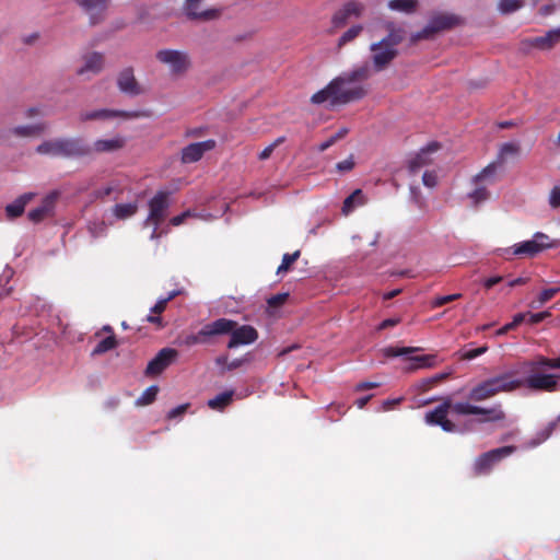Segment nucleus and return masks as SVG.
<instances>
[{
  "mask_svg": "<svg viewBox=\"0 0 560 560\" xmlns=\"http://www.w3.org/2000/svg\"><path fill=\"white\" fill-rule=\"evenodd\" d=\"M560 355L541 354L518 363L516 369L487 378L474 386L468 394L470 401L488 400L500 393H511L523 386L530 390L553 393L560 389Z\"/></svg>",
  "mask_w": 560,
  "mask_h": 560,
  "instance_id": "obj_1",
  "label": "nucleus"
},
{
  "mask_svg": "<svg viewBox=\"0 0 560 560\" xmlns=\"http://www.w3.org/2000/svg\"><path fill=\"white\" fill-rule=\"evenodd\" d=\"M452 410L457 416H485L478 419V423L499 422L505 419V412L501 404H495L490 408L472 405L469 401L453 402L450 397L445 398L441 405L433 410L428 411L424 420L430 425H439L445 432H455L456 424L447 418Z\"/></svg>",
  "mask_w": 560,
  "mask_h": 560,
  "instance_id": "obj_2",
  "label": "nucleus"
},
{
  "mask_svg": "<svg viewBox=\"0 0 560 560\" xmlns=\"http://www.w3.org/2000/svg\"><path fill=\"white\" fill-rule=\"evenodd\" d=\"M370 75V68L366 65L348 72H342L340 75L332 79L324 89L314 93L311 97V103L322 105L325 102H329L331 106H336L362 100L368 94L365 88L346 90L345 84L365 81Z\"/></svg>",
  "mask_w": 560,
  "mask_h": 560,
  "instance_id": "obj_3",
  "label": "nucleus"
},
{
  "mask_svg": "<svg viewBox=\"0 0 560 560\" xmlns=\"http://www.w3.org/2000/svg\"><path fill=\"white\" fill-rule=\"evenodd\" d=\"M42 155L54 158H82L92 154V149L81 138H58L42 142L36 148Z\"/></svg>",
  "mask_w": 560,
  "mask_h": 560,
  "instance_id": "obj_4",
  "label": "nucleus"
},
{
  "mask_svg": "<svg viewBox=\"0 0 560 560\" xmlns=\"http://www.w3.org/2000/svg\"><path fill=\"white\" fill-rule=\"evenodd\" d=\"M460 23V18L455 14L434 13L421 31L411 34L410 42L416 44L420 40L432 39L439 33L450 31L458 26Z\"/></svg>",
  "mask_w": 560,
  "mask_h": 560,
  "instance_id": "obj_5",
  "label": "nucleus"
},
{
  "mask_svg": "<svg viewBox=\"0 0 560 560\" xmlns=\"http://www.w3.org/2000/svg\"><path fill=\"white\" fill-rule=\"evenodd\" d=\"M155 59L168 68L173 77L185 75L192 67L190 55L185 50L164 48L155 54Z\"/></svg>",
  "mask_w": 560,
  "mask_h": 560,
  "instance_id": "obj_6",
  "label": "nucleus"
},
{
  "mask_svg": "<svg viewBox=\"0 0 560 560\" xmlns=\"http://www.w3.org/2000/svg\"><path fill=\"white\" fill-rule=\"evenodd\" d=\"M217 320L230 323L229 331L225 332V335H230L229 349L250 345L258 339V331L250 325L240 326L237 322L225 317L218 318Z\"/></svg>",
  "mask_w": 560,
  "mask_h": 560,
  "instance_id": "obj_7",
  "label": "nucleus"
},
{
  "mask_svg": "<svg viewBox=\"0 0 560 560\" xmlns=\"http://www.w3.org/2000/svg\"><path fill=\"white\" fill-rule=\"evenodd\" d=\"M495 176L497 163H490L474 177L476 188L468 196L472 199L475 206L489 199L490 194L487 190V185L493 184L497 179Z\"/></svg>",
  "mask_w": 560,
  "mask_h": 560,
  "instance_id": "obj_8",
  "label": "nucleus"
},
{
  "mask_svg": "<svg viewBox=\"0 0 560 560\" xmlns=\"http://www.w3.org/2000/svg\"><path fill=\"white\" fill-rule=\"evenodd\" d=\"M229 328V322H220L215 319L203 325L197 334L188 336L185 342L187 346L208 345L211 343L214 338L225 336Z\"/></svg>",
  "mask_w": 560,
  "mask_h": 560,
  "instance_id": "obj_9",
  "label": "nucleus"
},
{
  "mask_svg": "<svg viewBox=\"0 0 560 560\" xmlns=\"http://www.w3.org/2000/svg\"><path fill=\"white\" fill-rule=\"evenodd\" d=\"M516 447L513 445L502 446L499 448L491 450L478 456L474 464L475 475L488 474L494 464L500 462L502 458L513 454Z\"/></svg>",
  "mask_w": 560,
  "mask_h": 560,
  "instance_id": "obj_10",
  "label": "nucleus"
},
{
  "mask_svg": "<svg viewBox=\"0 0 560 560\" xmlns=\"http://www.w3.org/2000/svg\"><path fill=\"white\" fill-rule=\"evenodd\" d=\"M549 236L537 232L534 234L533 240L524 241L513 246V255L520 257H534L547 248L553 247Z\"/></svg>",
  "mask_w": 560,
  "mask_h": 560,
  "instance_id": "obj_11",
  "label": "nucleus"
},
{
  "mask_svg": "<svg viewBox=\"0 0 560 560\" xmlns=\"http://www.w3.org/2000/svg\"><path fill=\"white\" fill-rule=\"evenodd\" d=\"M150 113L148 110H114V109H95V110H86L81 112L79 115V119L81 122L90 121V120H107L116 117H122L125 119L132 118H141L149 117Z\"/></svg>",
  "mask_w": 560,
  "mask_h": 560,
  "instance_id": "obj_12",
  "label": "nucleus"
},
{
  "mask_svg": "<svg viewBox=\"0 0 560 560\" xmlns=\"http://www.w3.org/2000/svg\"><path fill=\"white\" fill-rule=\"evenodd\" d=\"M170 192L159 190L149 201V215L145 224L161 225L167 214L170 207Z\"/></svg>",
  "mask_w": 560,
  "mask_h": 560,
  "instance_id": "obj_13",
  "label": "nucleus"
},
{
  "mask_svg": "<svg viewBox=\"0 0 560 560\" xmlns=\"http://www.w3.org/2000/svg\"><path fill=\"white\" fill-rule=\"evenodd\" d=\"M178 352L173 348H163L148 363L144 371L147 376L160 375L165 369H167L177 358Z\"/></svg>",
  "mask_w": 560,
  "mask_h": 560,
  "instance_id": "obj_14",
  "label": "nucleus"
},
{
  "mask_svg": "<svg viewBox=\"0 0 560 560\" xmlns=\"http://www.w3.org/2000/svg\"><path fill=\"white\" fill-rule=\"evenodd\" d=\"M89 16L91 25L100 24L105 20L110 0H74Z\"/></svg>",
  "mask_w": 560,
  "mask_h": 560,
  "instance_id": "obj_15",
  "label": "nucleus"
},
{
  "mask_svg": "<svg viewBox=\"0 0 560 560\" xmlns=\"http://www.w3.org/2000/svg\"><path fill=\"white\" fill-rule=\"evenodd\" d=\"M364 11V4L351 0L346 2L331 18V24L335 28L343 27L352 16L360 18Z\"/></svg>",
  "mask_w": 560,
  "mask_h": 560,
  "instance_id": "obj_16",
  "label": "nucleus"
},
{
  "mask_svg": "<svg viewBox=\"0 0 560 560\" xmlns=\"http://www.w3.org/2000/svg\"><path fill=\"white\" fill-rule=\"evenodd\" d=\"M203 1L205 0H185L184 11L188 19L207 22L220 18V9L201 10Z\"/></svg>",
  "mask_w": 560,
  "mask_h": 560,
  "instance_id": "obj_17",
  "label": "nucleus"
},
{
  "mask_svg": "<svg viewBox=\"0 0 560 560\" xmlns=\"http://www.w3.org/2000/svg\"><path fill=\"white\" fill-rule=\"evenodd\" d=\"M217 142L213 139H208L201 142H195L186 145L182 150L180 161L184 164L198 162L206 152L215 148Z\"/></svg>",
  "mask_w": 560,
  "mask_h": 560,
  "instance_id": "obj_18",
  "label": "nucleus"
},
{
  "mask_svg": "<svg viewBox=\"0 0 560 560\" xmlns=\"http://www.w3.org/2000/svg\"><path fill=\"white\" fill-rule=\"evenodd\" d=\"M117 86L122 93L131 96H137L143 93L131 67L125 68L118 73Z\"/></svg>",
  "mask_w": 560,
  "mask_h": 560,
  "instance_id": "obj_19",
  "label": "nucleus"
},
{
  "mask_svg": "<svg viewBox=\"0 0 560 560\" xmlns=\"http://www.w3.org/2000/svg\"><path fill=\"white\" fill-rule=\"evenodd\" d=\"M57 197V192H51L46 196L37 208L28 212L30 221L33 223H39L46 218L51 217L54 214Z\"/></svg>",
  "mask_w": 560,
  "mask_h": 560,
  "instance_id": "obj_20",
  "label": "nucleus"
},
{
  "mask_svg": "<svg viewBox=\"0 0 560 560\" xmlns=\"http://www.w3.org/2000/svg\"><path fill=\"white\" fill-rule=\"evenodd\" d=\"M372 60L375 71H383L397 57L398 50L394 47L380 46L377 49H371Z\"/></svg>",
  "mask_w": 560,
  "mask_h": 560,
  "instance_id": "obj_21",
  "label": "nucleus"
},
{
  "mask_svg": "<svg viewBox=\"0 0 560 560\" xmlns=\"http://www.w3.org/2000/svg\"><path fill=\"white\" fill-rule=\"evenodd\" d=\"M441 148L439 142H431L425 148L421 149L420 152L410 160L409 171L411 173L418 172L421 167L431 163L430 154L436 152Z\"/></svg>",
  "mask_w": 560,
  "mask_h": 560,
  "instance_id": "obj_22",
  "label": "nucleus"
},
{
  "mask_svg": "<svg viewBox=\"0 0 560 560\" xmlns=\"http://www.w3.org/2000/svg\"><path fill=\"white\" fill-rule=\"evenodd\" d=\"M125 145L126 139L121 136H116L112 139H98L90 148L92 153H110L121 150Z\"/></svg>",
  "mask_w": 560,
  "mask_h": 560,
  "instance_id": "obj_23",
  "label": "nucleus"
},
{
  "mask_svg": "<svg viewBox=\"0 0 560 560\" xmlns=\"http://www.w3.org/2000/svg\"><path fill=\"white\" fill-rule=\"evenodd\" d=\"M560 40V28L549 31L545 36L534 37L526 43L542 50L552 48Z\"/></svg>",
  "mask_w": 560,
  "mask_h": 560,
  "instance_id": "obj_24",
  "label": "nucleus"
},
{
  "mask_svg": "<svg viewBox=\"0 0 560 560\" xmlns=\"http://www.w3.org/2000/svg\"><path fill=\"white\" fill-rule=\"evenodd\" d=\"M104 67V56L101 52L94 51L84 57V66L81 67L77 73L83 75L85 72L98 73Z\"/></svg>",
  "mask_w": 560,
  "mask_h": 560,
  "instance_id": "obj_25",
  "label": "nucleus"
},
{
  "mask_svg": "<svg viewBox=\"0 0 560 560\" xmlns=\"http://www.w3.org/2000/svg\"><path fill=\"white\" fill-rule=\"evenodd\" d=\"M46 129V122H38L35 125H24L14 127L10 130V132L19 138H35L44 133Z\"/></svg>",
  "mask_w": 560,
  "mask_h": 560,
  "instance_id": "obj_26",
  "label": "nucleus"
},
{
  "mask_svg": "<svg viewBox=\"0 0 560 560\" xmlns=\"http://www.w3.org/2000/svg\"><path fill=\"white\" fill-rule=\"evenodd\" d=\"M33 195L24 194L5 207L8 218L15 219L24 212L25 206L31 201Z\"/></svg>",
  "mask_w": 560,
  "mask_h": 560,
  "instance_id": "obj_27",
  "label": "nucleus"
},
{
  "mask_svg": "<svg viewBox=\"0 0 560 560\" xmlns=\"http://www.w3.org/2000/svg\"><path fill=\"white\" fill-rule=\"evenodd\" d=\"M388 8L392 11L402 12L406 14L415 13L419 8L418 0H389Z\"/></svg>",
  "mask_w": 560,
  "mask_h": 560,
  "instance_id": "obj_28",
  "label": "nucleus"
},
{
  "mask_svg": "<svg viewBox=\"0 0 560 560\" xmlns=\"http://www.w3.org/2000/svg\"><path fill=\"white\" fill-rule=\"evenodd\" d=\"M365 197L361 189H355L351 195H349L342 205V213L349 214L354 210L357 206H362L365 203Z\"/></svg>",
  "mask_w": 560,
  "mask_h": 560,
  "instance_id": "obj_29",
  "label": "nucleus"
},
{
  "mask_svg": "<svg viewBox=\"0 0 560 560\" xmlns=\"http://www.w3.org/2000/svg\"><path fill=\"white\" fill-rule=\"evenodd\" d=\"M113 214L118 220H126L135 215L138 211L137 202L117 203L113 207Z\"/></svg>",
  "mask_w": 560,
  "mask_h": 560,
  "instance_id": "obj_30",
  "label": "nucleus"
},
{
  "mask_svg": "<svg viewBox=\"0 0 560 560\" xmlns=\"http://www.w3.org/2000/svg\"><path fill=\"white\" fill-rule=\"evenodd\" d=\"M233 394V390H228L217 395L214 398L209 399L208 407L213 410H223L232 402Z\"/></svg>",
  "mask_w": 560,
  "mask_h": 560,
  "instance_id": "obj_31",
  "label": "nucleus"
},
{
  "mask_svg": "<svg viewBox=\"0 0 560 560\" xmlns=\"http://www.w3.org/2000/svg\"><path fill=\"white\" fill-rule=\"evenodd\" d=\"M520 149L521 148H520L518 143H515V142L503 143L499 151L498 161L495 162L497 168L505 161V159L508 156L517 155L520 153Z\"/></svg>",
  "mask_w": 560,
  "mask_h": 560,
  "instance_id": "obj_32",
  "label": "nucleus"
},
{
  "mask_svg": "<svg viewBox=\"0 0 560 560\" xmlns=\"http://www.w3.org/2000/svg\"><path fill=\"white\" fill-rule=\"evenodd\" d=\"M408 359L412 362V365L409 368V370L432 368L435 364V355L433 354L415 355Z\"/></svg>",
  "mask_w": 560,
  "mask_h": 560,
  "instance_id": "obj_33",
  "label": "nucleus"
},
{
  "mask_svg": "<svg viewBox=\"0 0 560 560\" xmlns=\"http://www.w3.org/2000/svg\"><path fill=\"white\" fill-rule=\"evenodd\" d=\"M402 40L401 35L398 32L392 31L386 37L377 43H373L370 49H377L380 46L394 47Z\"/></svg>",
  "mask_w": 560,
  "mask_h": 560,
  "instance_id": "obj_34",
  "label": "nucleus"
},
{
  "mask_svg": "<svg viewBox=\"0 0 560 560\" xmlns=\"http://www.w3.org/2000/svg\"><path fill=\"white\" fill-rule=\"evenodd\" d=\"M116 347H117V340H116L115 336L112 335V336H108V337L104 338L103 340H101L96 345V347L93 349L92 354L93 355L103 354L107 351L115 349Z\"/></svg>",
  "mask_w": 560,
  "mask_h": 560,
  "instance_id": "obj_35",
  "label": "nucleus"
},
{
  "mask_svg": "<svg viewBox=\"0 0 560 560\" xmlns=\"http://www.w3.org/2000/svg\"><path fill=\"white\" fill-rule=\"evenodd\" d=\"M301 250L298 249L291 254H284L282 256V261L277 269V275L285 273L290 270L291 266L300 258Z\"/></svg>",
  "mask_w": 560,
  "mask_h": 560,
  "instance_id": "obj_36",
  "label": "nucleus"
},
{
  "mask_svg": "<svg viewBox=\"0 0 560 560\" xmlns=\"http://www.w3.org/2000/svg\"><path fill=\"white\" fill-rule=\"evenodd\" d=\"M418 347H387L383 349V353L387 358H395L411 354L413 352L419 351Z\"/></svg>",
  "mask_w": 560,
  "mask_h": 560,
  "instance_id": "obj_37",
  "label": "nucleus"
},
{
  "mask_svg": "<svg viewBox=\"0 0 560 560\" xmlns=\"http://www.w3.org/2000/svg\"><path fill=\"white\" fill-rule=\"evenodd\" d=\"M158 393H159V387L156 385H151L136 400V405L137 406H148V405L152 404L156 399Z\"/></svg>",
  "mask_w": 560,
  "mask_h": 560,
  "instance_id": "obj_38",
  "label": "nucleus"
},
{
  "mask_svg": "<svg viewBox=\"0 0 560 560\" xmlns=\"http://www.w3.org/2000/svg\"><path fill=\"white\" fill-rule=\"evenodd\" d=\"M362 31H363V26L362 25H353V26H351L338 39V47H342L346 44H348V43L352 42L353 39H355L361 34Z\"/></svg>",
  "mask_w": 560,
  "mask_h": 560,
  "instance_id": "obj_39",
  "label": "nucleus"
},
{
  "mask_svg": "<svg viewBox=\"0 0 560 560\" xmlns=\"http://www.w3.org/2000/svg\"><path fill=\"white\" fill-rule=\"evenodd\" d=\"M524 5V0H500L499 11L503 14H510Z\"/></svg>",
  "mask_w": 560,
  "mask_h": 560,
  "instance_id": "obj_40",
  "label": "nucleus"
},
{
  "mask_svg": "<svg viewBox=\"0 0 560 560\" xmlns=\"http://www.w3.org/2000/svg\"><path fill=\"white\" fill-rule=\"evenodd\" d=\"M121 191H122V189L119 187V185L116 184L115 182H112L107 186L98 189L95 192V195L97 198H105V197L110 196L114 192H121Z\"/></svg>",
  "mask_w": 560,
  "mask_h": 560,
  "instance_id": "obj_41",
  "label": "nucleus"
},
{
  "mask_svg": "<svg viewBox=\"0 0 560 560\" xmlns=\"http://www.w3.org/2000/svg\"><path fill=\"white\" fill-rule=\"evenodd\" d=\"M285 138L284 137H279L277 138L271 144H269L268 147H266L258 155L259 160L261 161H265L267 159L270 158V155L272 154V152L275 151V149L277 147H279L280 144H282L284 142Z\"/></svg>",
  "mask_w": 560,
  "mask_h": 560,
  "instance_id": "obj_42",
  "label": "nucleus"
},
{
  "mask_svg": "<svg viewBox=\"0 0 560 560\" xmlns=\"http://www.w3.org/2000/svg\"><path fill=\"white\" fill-rule=\"evenodd\" d=\"M289 299V293H278L270 296L267 300V304L269 308H278L282 306Z\"/></svg>",
  "mask_w": 560,
  "mask_h": 560,
  "instance_id": "obj_43",
  "label": "nucleus"
},
{
  "mask_svg": "<svg viewBox=\"0 0 560 560\" xmlns=\"http://www.w3.org/2000/svg\"><path fill=\"white\" fill-rule=\"evenodd\" d=\"M177 295L176 291L171 292L166 298L159 300L155 305L151 308L154 314H161L165 311L167 303Z\"/></svg>",
  "mask_w": 560,
  "mask_h": 560,
  "instance_id": "obj_44",
  "label": "nucleus"
},
{
  "mask_svg": "<svg viewBox=\"0 0 560 560\" xmlns=\"http://www.w3.org/2000/svg\"><path fill=\"white\" fill-rule=\"evenodd\" d=\"M462 298L460 293H454L444 296H438L432 301V307H441L450 302L456 301Z\"/></svg>",
  "mask_w": 560,
  "mask_h": 560,
  "instance_id": "obj_45",
  "label": "nucleus"
},
{
  "mask_svg": "<svg viewBox=\"0 0 560 560\" xmlns=\"http://www.w3.org/2000/svg\"><path fill=\"white\" fill-rule=\"evenodd\" d=\"M559 292H560L559 287L542 290L540 292V294L538 295V304L539 305L545 304L546 302L550 301Z\"/></svg>",
  "mask_w": 560,
  "mask_h": 560,
  "instance_id": "obj_46",
  "label": "nucleus"
},
{
  "mask_svg": "<svg viewBox=\"0 0 560 560\" xmlns=\"http://www.w3.org/2000/svg\"><path fill=\"white\" fill-rule=\"evenodd\" d=\"M487 350H488V347H486V346L479 347V348H476V349L465 350L463 352V354H462V359H464V360H472V359L483 354Z\"/></svg>",
  "mask_w": 560,
  "mask_h": 560,
  "instance_id": "obj_47",
  "label": "nucleus"
},
{
  "mask_svg": "<svg viewBox=\"0 0 560 560\" xmlns=\"http://www.w3.org/2000/svg\"><path fill=\"white\" fill-rule=\"evenodd\" d=\"M422 183L429 188H433L438 184V176L435 172L427 171L423 173Z\"/></svg>",
  "mask_w": 560,
  "mask_h": 560,
  "instance_id": "obj_48",
  "label": "nucleus"
},
{
  "mask_svg": "<svg viewBox=\"0 0 560 560\" xmlns=\"http://www.w3.org/2000/svg\"><path fill=\"white\" fill-rule=\"evenodd\" d=\"M188 408H189V404L179 405V406L171 409L167 412L166 417H167L168 420L176 419V418L183 416L187 411Z\"/></svg>",
  "mask_w": 560,
  "mask_h": 560,
  "instance_id": "obj_49",
  "label": "nucleus"
},
{
  "mask_svg": "<svg viewBox=\"0 0 560 560\" xmlns=\"http://www.w3.org/2000/svg\"><path fill=\"white\" fill-rule=\"evenodd\" d=\"M549 205L551 208L557 209L560 207V187L555 186L549 196Z\"/></svg>",
  "mask_w": 560,
  "mask_h": 560,
  "instance_id": "obj_50",
  "label": "nucleus"
},
{
  "mask_svg": "<svg viewBox=\"0 0 560 560\" xmlns=\"http://www.w3.org/2000/svg\"><path fill=\"white\" fill-rule=\"evenodd\" d=\"M549 316H550L549 312H540V313H535V314L527 313L528 323L530 325H536Z\"/></svg>",
  "mask_w": 560,
  "mask_h": 560,
  "instance_id": "obj_51",
  "label": "nucleus"
},
{
  "mask_svg": "<svg viewBox=\"0 0 560 560\" xmlns=\"http://www.w3.org/2000/svg\"><path fill=\"white\" fill-rule=\"evenodd\" d=\"M446 377V374H439V375H435L431 378H427V380H423L422 381V389L423 390H428L430 389L434 384L443 381L444 378Z\"/></svg>",
  "mask_w": 560,
  "mask_h": 560,
  "instance_id": "obj_52",
  "label": "nucleus"
},
{
  "mask_svg": "<svg viewBox=\"0 0 560 560\" xmlns=\"http://www.w3.org/2000/svg\"><path fill=\"white\" fill-rule=\"evenodd\" d=\"M353 167H354V161H353L352 156H350L341 162H338L336 165V168L341 173L349 172Z\"/></svg>",
  "mask_w": 560,
  "mask_h": 560,
  "instance_id": "obj_53",
  "label": "nucleus"
},
{
  "mask_svg": "<svg viewBox=\"0 0 560 560\" xmlns=\"http://www.w3.org/2000/svg\"><path fill=\"white\" fill-rule=\"evenodd\" d=\"M559 422H560V415L558 416V418L555 421H551L550 423H548V425L540 432L542 440L548 439L552 434L553 430L557 428Z\"/></svg>",
  "mask_w": 560,
  "mask_h": 560,
  "instance_id": "obj_54",
  "label": "nucleus"
},
{
  "mask_svg": "<svg viewBox=\"0 0 560 560\" xmlns=\"http://www.w3.org/2000/svg\"><path fill=\"white\" fill-rule=\"evenodd\" d=\"M189 217H192L190 210L184 211L183 213L175 215L171 219V224L174 226H178L185 222V220Z\"/></svg>",
  "mask_w": 560,
  "mask_h": 560,
  "instance_id": "obj_55",
  "label": "nucleus"
},
{
  "mask_svg": "<svg viewBox=\"0 0 560 560\" xmlns=\"http://www.w3.org/2000/svg\"><path fill=\"white\" fill-rule=\"evenodd\" d=\"M399 318H387L384 319L377 327V330H384L389 327H394L399 323Z\"/></svg>",
  "mask_w": 560,
  "mask_h": 560,
  "instance_id": "obj_56",
  "label": "nucleus"
},
{
  "mask_svg": "<svg viewBox=\"0 0 560 560\" xmlns=\"http://www.w3.org/2000/svg\"><path fill=\"white\" fill-rule=\"evenodd\" d=\"M502 280H503V278L501 276L490 277L485 280L483 285L486 289H491L495 284L500 283Z\"/></svg>",
  "mask_w": 560,
  "mask_h": 560,
  "instance_id": "obj_57",
  "label": "nucleus"
},
{
  "mask_svg": "<svg viewBox=\"0 0 560 560\" xmlns=\"http://www.w3.org/2000/svg\"><path fill=\"white\" fill-rule=\"evenodd\" d=\"M378 383H372V382H362L359 383L355 387L357 390H366L378 387Z\"/></svg>",
  "mask_w": 560,
  "mask_h": 560,
  "instance_id": "obj_58",
  "label": "nucleus"
},
{
  "mask_svg": "<svg viewBox=\"0 0 560 560\" xmlns=\"http://www.w3.org/2000/svg\"><path fill=\"white\" fill-rule=\"evenodd\" d=\"M348 132H349V129L346 127H342L331 137L335 140V142H337V141L343 139L348 135Z\"/></svg>",
  "mask_w": 560,
  "mask_h": 560,
  "instance_id": "obj_59",
  "label": "nucleus"
},
{
  "mask_svg": "<svg viewBox=\"0 0 560 560\" xmlns=\"http://www.w3.org/2000/svg\"><path fill=\"white\" fill-rule=\"evenodd\" d=\"M336 142L335 140L332 139V137L328 138L326 141L322 142L319 145H318V151L319 152H324L326 151L327 149H329L331 145H334Z\"/></svg>",
  "mask_w": 560,
  "mask_h": 560,
  "instance_id": "obj_60",
  "label": "nucleus"
},
{
  "mask_svg": "<svg viewBox=\"0 0 560 560\" xmlns=\"http://www.w3.org/2000/svg\"><path fill=\"white\" fill-rule=\"evenodd\" d=\"M528 279L527 278H523V277H518L516 279H513L511 280L508 285L510 288H515V287H518V285H523L525 283H527Z\"/></svg>",
  "mask_w": 560,
  "mask_h": 560,
  "instance_id": "obj_61",
  "label": "nucleus"
},
{
  "mask_svg": "<svg viewBox=\"0 0 560 560\" xmlns=\"http://www.w3.org/2000/svg\"><path fill=\"white\" fill-rule=\"evenodd\" d=\"M244 363L243 359H235L231 362H229L226 371H233L238 369Z\"/></svg>",
  "mask_w": 560,
  "mask_h": 560,
  "instance_id": "obj_62",
  "label": "nucleus"
},
{
  "mask_svg": "<svg viewBox=\"0 0 560 560\" xmlns=\"http://www.w3.org/2000/svg\"><path fill=\"white\" fill-rule=\"evenodd\" d=\"M215 363L219 366H222L224 370H226L229 364V358L228 355H220L215 359Z\"/></svg>",
  "mask_w": 560,
  "mask_h": 560,
  "instance_id": "obj_63",
  "label": "nucleus"
},
{
  "mask_svg": "<svg viewBox=\"0 0 560 560\" xmlns=\"http://www.w3.org/2000/svg\"><path fill=\"white\" fill-rule=\"evenodd\" d=\"M527 317V313H517L514 317H513V323L514 325H516V327L522 324L525 318Z\"/></svg>",
  "mask_w": 560,
  "mask_h": 560,
  "instance_id": "obj_64",
  "label": "nucleus"
}]
</instances>
